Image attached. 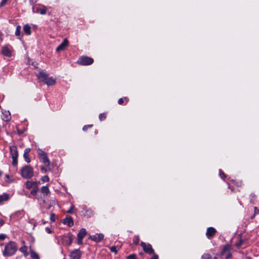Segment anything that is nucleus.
Segmentation results:
<instances>
[{
  "instance_id": "49530a36",
  "label": "nucleus",
  "mask_w": 259,
  "mask_h": 259,
  "mask_svg": "<svg viewBox=\"0 0 259 259\" xmlns=\"http://www.w3.org/2000/svg\"><path fill=\"white\" fill-rule=\"evenodd\" d=\"M41 170L44 172H47L48 171L47 169L44 167H41Z\"/></svg>"
},
{
  "instance_id": "09e8293b",
  "label": "nucleus",
  "mask_w": 259,
  "mask_h": 259,
  "mask_svg": "<svg viewBox=\"0 0 259 259\" xmlns=\"http://www.w3.org/2000/svg\"><path fill=\"white\" fill-rule=\"evenodd\" d=\"M37 0H30V2L32 4H34L36 3Z\"/></svg>"
},
{
  "instance_id": "6e6552de",
  "label": "nucleus",
  "mask_w": 259,
  "mask_h": 259,
  "mask_svg": "<svg viewBox=\"0 0 259 259\" xmlns=\"http://www.w3.org/2000/svg\"><path fill=\"white\" fill-rule=\"evenodd\" d=\"M2 53L5 56L9 57H11L12 55L11 47L10 46H5L3 47L2 49Z\"/></svg>"
},
{
  "instance_id": "864d4df0",
  "label": "nucleus",
  "mask_w": 259,
  "mask_h": 259,
  "mask_svg": "<svg viewBox=\"0 0 259 259\" xmlns=\"http://www.w3.org/2000/svg\"><path fill=\"white\" fill-rule=\"evenodd\" d=\"M213 259H218L217 257H213Z\"/></svg>"
},
{
  "instance_id": "b1692460",
  "label": "nucleus",
  "mask_w": 259,
  "mask_h": 259,
  "mask_svg": "<svg viewBox=\"0 0 259 259\" xmlns=\"http://www.w3.org/2000/svg\"><path fill=\"white\" fill-rule=\"evenodd\" d=\"M41 193L45 195H47L50 193V190L48 186H42L41 188Z\"/></svg>"
},
{
  "instance_id": "c9c22d12",
  "label": "nucleus",
  "mask_w": 259,
  "mask_h": 259,
  "mask_svg": "<svg viewBox=\"0 0 259 259\" xmlns=\"http://www.w3.org/2000/svg\"><path fill=\"white\" fill-rule=\"evenodd\" d=\"M243 244V241L241 239L238 242L236 243L237 247H240Z\"/></svg>"
},
{
  "instance_id": "a18cd8bd",
  "label": "nucleus",
  "mask_w": 259,
  "mask_h": 259,
  "mask_svg": "<svg viewBox=\"0 0 259 259\" xmlns=\"http://www.w3.org/2000/svg\"><path fill=\"white\" fill-rule=\"evenodd\" d=\"M46 231H47L48 233H49V234L52 233V231H51V230L49 228H46Z\"/></svg>"
},
{
  "instance_id": "4c0bfd02",
  "label": "nucleus",
  "mask_w": 259,
  "mask_h": 259,
  "mask_svg": "<svg viewBox=\"0 0 259 259\" xmlns=\"http://www.w3.org/2000/svg\"><path fill=\"white\" fill-rule=\"evenodd\" d=\"M8 1V0H2L0 4V7L4 6L7 4Z\"/></svg>"
},
{
  "instance_id": "a211bd4d",
  "label": "nucleus",
  "mask_w": 259,
  "mask_h": 259,
  "mask_svg": "<svg viewBox=\"0 0 259 259\" xmlns=\"http://www.w3.org/2000/svg\"><path fill=\"white\" fill-rule=\"evenodd\" d=\"M10 198L9 195L7 193H4L0 195V204H3L4 202L7 201Z\"/></svg>"
},
{
  "instance_id": "f8f14e48",
  "label": "nucleus",
  "mask_w": 259,
  "mask_h": 259,
  "mask_svg": "<svg viewBox=\"0 0 259 259\" xmlns=\"http://www.w3.org/2000/svg\"><path fill=\"white\" fill-rule=\"evenodd\" d=\"M104 238V235L102 233H100V234H97V235H93V236H90V238L96 242H99L100 241H101Z\"/></svg>"
},
{
  "instance_id": "4468645a",
  "label": "nucleus",
  "mask_w": 259,
  "mask_h": 259,
  "mask_svg": "<svg viewBox=\"0 0 259 259\" xmlns=\"http://www.w3.org/2000/svg\"><path fill=\"white\" fill-rule=\"evenodd\" d=\"M30 148H26L24 150L23 157L25 161L27 163H29L31 161L30 158L29 157V153L30 152Z\"/></svg>"
},
{
  "instance_id": "473e14b6",
  "label": "nucleus",
  "mask_w": 259,
  "mask_h": 259,
  "mask_svg": "<svg viewBox=\"0 0 259 259\" xmlns=\"http://www.w3.org/2000/svg\"><path fill=\"white\" fill-rule=\"evenodd\" d=\"M126 259H137L135 254H130L126 257Z\"/></svg>"
},
{
  "instance_id": "f03ea898",
  "label": "nucleus",
  "mask_w": 259,
  "mask_h": 259,
  "mask_svg": "<svg viewBox=\"0 0 259 259\" xmlns=\"http://www.w3.org/2000/svg\"><path fill=\"white\" fill-rule=\"evenodd\" d=\"M21 175L25 179H30L34 175L33 169L30 165H25L21 169Z\"/></svg>"
},
{
  "instance_id": "ddd939ff",
  "label": "nucleus",
  "mask_w": 259,
  "mask_h": 259,
  "mask_svg": "<svg viewBox=\"0 0 259 259\" xmlns=\"http://www.w3.org/2000/svg\"><path fill=\"white\" fill-rule=\"evenodd\" d=\"M216 230L212 227H209L207 229L206 235L208 238H211L215 233Z\"/></svg>"
},
{
  "instance_id": "e433bc0d",
  "label": "nucleus",
  "mask_w": 259,
  "mask_h": 259,
  "mask_svg": "<svg viewBox=\"0 0 259 259\" xmlns=\"http://www.w3.org/2000/svg\"><path fill=\"white\" fill-rule=\"evenodd\" d=\"M93 125L92 124H90V125H85L82 128V130L83 131H85L88 130V128H89V127H92Z\"/></svg>"
},
{
  "instance_id": "c85d7f7f",
  "label": "nucleus",
  "mask_w": 259,
  "mask_h": 259,
  "mask_svg": "<svg viewBox=\"0 0 259 259\" xmlns=\"http://www.w3.org/2000/svg\"><path fill=\"white\" fill-rule=\"evenodd\" d=\"M106 115L104 113H101L99 115V118L101 121H103L106 119Z\"/></svg>"
},
{
  "instance_id": "79ce46f5",
  "label": "nucleus",
  "mask_w": 259,
  "mask_h": 259,
  "mask_svg": "<svg viewBox=\"0 0 259 259\" xmlns=\"http://www.w3.org/2000/svg\"><path fill=\"white\" fill-rule=\"evenodd\" d=\"M139 242V237H136V239L134 240V242L136 245H138Z\"/></svg>"
},
{
  "instance_id": "f3484780",
  "label": "nucleus",
  "mask_w": 259,
  "mask_h": 259,
  "mask_svg": "<svg viewBox=\"0 0 259 259\" xmlns=\"http://www.w3.org/2000/svg\"><path fill=\"white\" fill-rule=\"evenodd\" d=\"M26 187L27 189H30L31 188H37L38 183L32 181H27L26 182Z\"/></svg>"
},
{
  "instance_id": "7c9ffc66",
  "label": "nucleus",
  "mask_w": 259,
  "mask_h": 259,
  "mask_svg": "<svg viewBox=\"0 0 259 259\" xmlns=\"http://www.w3.org/2000/svg\"><path fill=\"white\" fill-rule=\"evenodd\" d=\"M38 155L41 157L47 155V153H45L42 150L39 149V150H38Z\"/></svg>"
},
{
  "instance_id": "cd10ccee",
  "label": "nucleus",
  "mask_w": 259,
  "mask_h": 259,
  "mask_svg": "<svg viewBox=\"0 0 259 259\" xmlns=\"http://www.w3.org/2000/svg\"><path fill=\"white\" fill-rule=\"evenodd\" d=\"M20 30H21V26L20 25H18L16 27V29L15 31V35L16 36H20Z\"/></svg>"
},
{
  "instance_id": "c03bdc74",
  "label": "nucleus",
  "mask_w": 259,
  "mask_h": 259,
  "mask_svg": "<svg viewBox=\"0 0 259 259\" xmlns=\"http://www.w3.org/2000/svg\"><path fill=\"white\" fill-rule=\"evenodd\" d=\"M123 103V100L122 98H120L118 101V103L120 105H121L122 104V103Z\"/></svg>"
},
{
  "instance_id": "412c9836",
  "label": "nucleus",
  "mask_w": 259,
  "mask_h": 259,
  "mask_svg": "<svg viewBox=\"0 0 259 259\" xmlns=\"http://www.w3.org/2000/svg\"><path fill=\"white\" fill-rule=\"evenodd\" d=\"M42 162L45 164V165L48 166L50 165V160L48 157L47 154L41 157Z\"/></svg>"
},
{
  "instance_id": "8fccbe9b",
  "label": "nucleus",
  "mask_w": 259,
  "mask_h": 259,
  "mask_svg": "<svg viewBox=\"0 0 259 259\" xmlns=\"http://www.w3.org/2000/svg\"><path fill=\"white\" fill-rule=\"evenodd\" d=\"M67 213H72L71 209H69V210H67Z\"/></svg>"
},
{
  "instance_id": "c756f323",
  "label": "nucleus",
  "mask_w": 259,
  "mask_h": 259,
  "mask_svg": "<svg viewBox=\"0 0 259 259\" xmlns=\"http://www.w3.org/2000/svg\"><path fill=\"white\" fill-rule=\"evenodd\" d=\"M37 189H38L37 187V188H34V189L33 190H32L30 192L31 194L33 196L36 195L37 194Z\"/></svg>"
},
{
  "instance_id": "0eeeda50",
  "label": "nucleus",
  "mask_w": 259,
  "mask_h": 259,
  "mask_svg": "<svg viewBox=\"0 0 259 259\" xmlns=\"http://www.w3.org/2000/svg\"><path fill=\"white\" fill-rule=\"evenodd\" d=\"M86 234V230L84 228H81L77 234V243L78 244H81L82 243V239Z\"/></svg>"
},
{
  "instance_id": "2f4dec72",
  "label": "nucleus",
  "mask_w": 259,
  "mask_h": 259,
  "mask_svg": "<svg viewBox=\"0 0 259 259\" xmlns=\"http://www.w3.org/2000/svg\"><path fill=\"white\" fill-rule=\"evenodd\" d=\"M55 219H56V215L55 214V213H51V215H50V220L51 221V222H55Z\"/></svg>"
},
{
  "instance_id": "a878e982",
  "label": "nucleus",
  "mask_w": 259,
  "mask_h": 259,
  "mask_svg": "<svg viewBox=\"0 0 259 259\" xmlns=\"http://www.w3.org/2000/svg\"><path fill=\"white\" fill-rule=\"evenodd\" d=\"M30 256L33 259H39L38 255L34 251L30 252Z\"/></svg>"
},
{
  "instance_id": "f704fd0d",
  "label": "nucleus",
  "mask_w": 259,
  "mask_h": 259,
  "mask_svg": "<svg viewBox=\"0 0 259 259\" xmlns=\"http://www.w3.org/2000/svg\"><path fill=\"white\" fill-rule=\"evenodd\" d=\"M41 180L43 182H48L49 181V178L48 176H45L41 178Z\"/></svg>"
},
{
  "instance_id": "de8ad7c7",
  "label": "nucleus",
  "mask_w": 259,
  "mask_h": 259,
  "mask_svg": "<svg viewBox=\"0 0 259 259\" xmlns=\"http://www.w3.org/2000/svg\"><path fill=\"white\" fill-rule=\"evenodd\" d=\"M4 224H5V222H4V220H1L0 221V227H1V226H2Z\"/></svg>"
},
{
  "instance_id": "f257e3e1",
  "label": "nucleus",
  "mask_w": 259,
  "mask_h": 259,
  "mask_svg": "<svg viewBox=\"0 0 259 259\" xmlns=\"http://www.w3.org/2000/svg\"><path fill=\"white\" fill-rule=\"evenodd\" d=\"M17 250V246L15 242L11 241L5 245L3 252L5 256H10L15 253Z\"/></svg>"
},
{
  "instance_id": "58836bf2",
  "label": "nucleus",
  "mask_w": 259,
  "mask_h": 259,
  "mask_svg": "<svg viewBox=\"0 0 259 259\" xmlns=\"http://www.w3.org/2000/svg\"><path fill=\"white\" fill-rule=\"evenodd\" d=\"M219 173H220V176H221V177L222 178H224L226 177L225 174L223 172V171L222 170H221V169L219 170Z\"/></svg>"
},
{
  "instance_id": "5701e85b",
  "label": "nucleus",
  "mask_w": 259,
  "mask_h": 259,
  "mask_svg": "<svg viewBox=\"0 0 259 259\" xmlns=\"http://www.w3.org/2000/svg\"><path fill=\"white\" fill-rule=\"evenodd\" d=\"M36 12L40 13L41 15H45L47 12V8L45 6H43L42 8H37Z\"/></svg>"
},
{
  "instance_id": "603ef678",
  "label": "nucleus",
  "mask_w": 259,
  "mask_h": 259,
  "mask_svg": "<svg viewBox=\"0 0 259 259\" xmlns=\"http://www.w3.org/2000/svg\"><path fill=\"white\" fill-rule=\"evenodd\" d=\"M2 174H3L2 172L1 171H0V177L2 176Z\"/></svg>"
},
{
  "instance_id": "9d476101",
  "label": "nucleus",
  "mask_w": 259,
  "mask_h": 259,
  "mask_svg": "<svg viewBox=\"0 0 259 259\" xmlns=\"http://www.w3.org/2000/svg\"><path fill=\"white\" fill-rule=\"evenodd\" d=\"M11 118V114L9 111L2 110V119L5 121H9Z\"/></svg>"
},
{
  "instance_id": "a19ab883",
  "label": "nucleus",
  "mask_w": 259,
  "mask_h": 259,
  "mask_svg": "<svg viewBox=\"0 0 259 259\" xmlns=\"http://www.w3.org/2000/svg\"><path fill=\"white\" fill-rule=\"evenodd\" d=\"M254 214H259V209H258L256 207H254Z\"/></svg>"
},
{
  "instance_id": "5fc2aeb1",
  "label": "nucleus",
  "mask_w": 259,
  "mask_h": 259,
  "mask_svg": "<svg viewBox=\"0 0 259 259\" xmlns=\"http://www.w3.org/2000/svg\"><path fill=\"white\" fill-rule=\"evenodd\" d=\"M22 243L23 244H24V241H22Z\"/></svg>"
},
{
  "instance_id": "37998d69",
  "label": "nucleus",
  "mask_w": 259,
  "mask_h": 259,
  "mask_svg": "<svg viewBox=\"0 0 259 259\" xmlns=\"http://www.w3.org/2000/svg\"><path fill=\"white\" fill-rule=\"evenodd\" d=\"M153 255L151 257L150 259H158V256L157 254H153Z\"/></svg>"
},
{
  "instance_id": "423d86ee",
  "label": "nucleus",
  "mask_w": 259,
  "mask_h": 259,
  "mask_svg": "<svg viewBox=\"0 0 259 259\" xmlns=\"http://www.w3.org/2000/svg\"><path fill=\"white\" fill-rule=\"evenodd\" d=\"M141 245L142 247L143 250L147 253L152 254L154 253V250L152 248V245L150 244H147L145 242H142Z\"/></svg>"
},
{
  "instance_id": "72a5a7b5",
  "label": "nucleus",
  "mask_w": 259,
  "mask_h": 259,
  "mask_svg": "<svg viewBox=\"0 0 259 259\" xmlns=\"http://www.w3.org/2000/svg\"><path fill=\"white\" fill-rule=\"evenodd\" d=\"M110 249L111 252H114L115 253H117V250H116V247L115 246H112L110 248Z\"/></svg>"
},
{
  "instance_id": "9b49d317",
  "label": "nucleus",
  "mask_w": 259,
  "mask_h": 259,
  "mask_svg": "<svg viewBox=\"0 0 259 259\" xmlns=\"http://www.w3.org/2000/svg\"><path fill=\"white\" fill-rule=\"evenodd\" d=\"M37 76L39 79L45 82L49 76V75L44 70H41L37 75Z\"/></svg>"
},
{
  "instance_id": "ea45409f",
  "label": "nucleus",
  "mask_w": 259,
  "mask_h": 259,
  "mask_svg": "<svg viewBox=\"0 0 259 259\" xmlns=\"http://www.w3.org/2000/svg\"><path fill=\"white\" fill-rule=\"evenodd\" d=\"M6 237V235L5 234H0V241H3L5 240Z\"/></svg>"
},
{
  "instance_id": "6ab92c4d",
  "label": "nucleus",
  "mask_w": 259,
  "mask_h": 259,
  "mask_svg": "<svg viewBox=\"0 0 259 259\" xmlns=\"http://www.w3.org/2000/svg\"><path fill=\"white\" fill-rule=\"evenodd\" d=\"M45 83H46L48 86L52 85L55 84L56 79L53 78L52 77H48L46 80L45 81Z\"/></svg>"
},
{
  "instance_id": "20e7f679",
  "label": "nucleus",
  "mask_w": 259,
  "mask_h": 259,
  "mask_svg": "<svg viewBox=\"0 0 259 259\" xmlns=\"http://www.w3.org/2000/svg\"><path fill=\"white\" fill-rule=\"evenodd\" d=\"M10 153L13 159L12 164L14 166H16L17 164V158L18 156V152L17 149V147L15 146H12L10 147Z\"/></svg>"
},
{
  "instance_id": "aec40b11",
  "label": "nucleus",
  "mask_w": 259,
  "mask_h": 259,
  "mask_svg": "<svg viewBox=\"0 0 259 259\" xmlns=\"http://www.w3.org/2000/svg\"><path fill=\"white\" fill-rule=\"evenodd\" d=\"M23 30L27 35H30L31 34V27L28 24H26L24 26Z\"/></svg>"
},
{
  "instance_id": "4be33fe9",
  "label": "nucleus",
  "mask_w": 259,
  "mask_h": 259,
  "mask_svg": "<svg viewBox=\"0 0 259 259\" xmlns=\"http://www.w3.org/2000/svg\"><path fill=\"white\" fill-rule=\"evenodd\" d=\"M83 214L84 216L90 218L94 215V212L91 209H88L85 210Z\"/></svg>"
},
{
  "instance_id": "bb28decb",
  "label": "nucleus",
  "mask_w": 259,
  "mask_h": 259,
  "mask_svg": "<svg viewBox=\"0 0 259 259\" xmlns=\"http://www.w3.org/2000/svg\"><path fill=\"white\" fill-rule=\"evenodd\" d=\"M212 256L209 253H204L201 256V259H211Z\"/></svg>"
},
{
  "instance_id": "2eb2a0df",
  "label": "nucleus",
  "mask_w": 259,
  "mask_h": 259,
  "mask_svg": "<svg viewBox=\"0 0 259 259\" xmlns=\"http://www.w3.org/2000/svg\"><path fill=\"white\" fill-rule=\"evenodd\" d=\"M64 224L67 225L69 227H71L73 225V221L71 217H67L63 221Z\"/></svg>"
},
{
  "instance_id": "39448f33",
  "label": "nucleus",
  "mask_w": 259,
  "mask_h": 259,
  "mask_svg": "<svg viewBox=\"0 0 259 259\" xmlns=\"http://www.w3.org/2000/svg\"><path fill=\"white\" fill-rule=\"evenodd\" d=\"M232 249V247L229 244H227L223 248L222 252L221 255L222 256H224L226 259H229L231 257L232 253L231 250Z\"/></svg>"
},
{
  "instance_id": "7ed1b4c3",
  "label": "nucleus",
  "mask_w": 259,
  "mask_h": 259,
  "mask_svg": "<svg viewBox=\"0 0 259 259\" xmlns=\"http://www.w3.org/2000/svg\"><path fill=\"white\" fill-rule=\"evenodd\" d=\"M93 62V59L88 56H81L79 58L77 61V63L81 65H90Z\"/></svg>"
},
{
  "instance_id": "1a4fd4ad",
  "label": "nucleus",
  "mask_w": 259,
  "mask_h": 259,
  "mask_svg": "<svg viewBox=\"0 0 259 259\" xmlns=\"http://www.w3.org/2000/svg\"><path fill=\"white\" fill-rule=\"evenodd\" d=\"M69 45V42L67 38H65L62 42L56 48L57 52L63 51Z\"/></svg>"
},
{
  "instance_id": "393cba45",
  "label": "nucleus",
  "mask_w": 259,
  "mask_h": 259,
  "mask_svg": "<svg viewBox=\"0 0 259 259\" xmlns=\"http://www.w3.org/2000/svg\"><path fill=\"white\" fill-rule=\"evenodd\" d=\"M19 250L21 252L23 253L25 256L28 255V253L27 252V247L26 246L24 245L23 246H22L20 248Z\"/></svg>"
},
{
  "instance_id": "3c124183",
  "label": "nucleus",
  "mask_w": 259,
  "mask_h": 259,
  "mask_svg": "<svg viewBox=\"0 0 259 259\" xmlns=\"http://www.w3.org/2000/svg\"><path fill=\"white\" fill-rule=\"evenodd\" d=\"M6 177L8 179V178H9V176L8 175H6Z\"/></svg>"
},
{
  "instance_id": "dca6fc26",
  "label": "nucleus",
  "mask_w": 259,
  "mask_h": 259,
  "mask_svg": "<svg viewBox=\"0 0 259 259\" xmlns=\"http://www.w3.org/2000/svg\"><path fill=\"white\" fill-rule=\"evenodd\" d=\"M70 256L72 259H79L80 253L78 250H75L71 252Z\"/></svg>"
}]
</instances>
